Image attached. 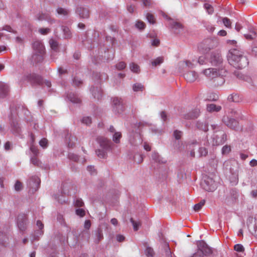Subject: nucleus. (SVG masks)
<instances>
[{"label": "nucleus", "mask_w": 257, "mask_h": 257, "mask_svg": "<svg viewBox=\"0 0 257 257\" xmlns=\"http://www.w3.org/2000/svg\"><path fill=\"white\" fill-rule=\"evenodd\" d=\"M207 60H208V57L201 56L198 58V63L201 65H204L206 64Z\"/></svg>", "instance_id": "a18cd8bd"}, {"label": "nucleus", "mask_w": 257, "mask_h": 257, "mask_svg": "<svg viewBox=\"0 0 257 257\" xmlns=\"http://www.w3.org/2000/svg\"><path fill=\"white\" fill-rule=\"evenodd\" d=\"M196 126L199 129L203 131L204 132H207L208 130V126L205 123L199 121L197 122Z\"/></svg>", "instance_id": "f704fd0d"}, {"label": "nucleus", "mask_w": 257, "mask_h": 257, "mask_svg": "<svg viewBox=\"0 0 257 257\" xmlns=\"http://www.w3.org/2000/svg\"><path fill=\"white\" fill-rule=\"evenodd\" d=\"M76 13L80 18L87 19L89 16V12L87 8L83 7H78L76 11Z\"/></svg>", "instance_id": "412c9836"}, {"label": "nucleus", "mask_w": 257, "mask_h": 257, "mask_svg": "<svg viewBox=\"0 0 257 257\" xmlns=\"http://www.w3.org/2000/svg\"><path fill=\"white\" fill-rule=\"evenodd\" d=\"M128 141L131 146L134 148H137L143 142V139L140 133L134 132L130 133Z\"/></svg>", "instance_id": "1a4fd4ad"}, {"label": "nucleus", "mask_w": 257, "mask_h": 257, "mask_svg": "<svg viewBox=\"0 0 257 257\" xmlns=\"http://www.w3.org/2000/svg\"><path fill=\"white\" fill-rule=\"evenodd\" d=\"M31 162L35 166H39L40 164L39 160L35 156L31 157Z\"/></svg>", "instance_id": "052dcab7"}, {"label": "nucleus", "mask_w": 257, "mask_h": 257, "mask_svg": "<svg viewBox=\"0 0 257 257\" xmlns=\"http://www.w3.org/2000/svg\"><path fill=\"white\" fill-rule=\"evenodd\" d=\"M67 97L69 100L73 103H79L80 99L77 95L74 93L70 92L67 94Z\"/></svg>", "instance_id": "393cba45"}, {"label": "nucleus", "mask_w": 257, "mask_h": 257, "mask_svg": "<svg viewBox=\"0 0 257 257\" xmlns=\"http://www.w3.org/2000/svg\"><path fill=\"white\" fill-rule=\"evenodd\" d=\"M36 226L38 229L36 230L34 233L32 234L33 241L38 239L40 236H42L44 233L43 228L44 224L40 220H37Z\"/></svg>", "instance_id": "dca6fc26"}, {"label": "nucleus", "mask_w": 257, "mask_h": 257, "mask_svg": "<svg viewBox=\"0 0 257 257\" xmlns=\"http://www.w3.org/2000/svg\"><path fill=\"white\" fill-rule=\"evenodd\" d=\"M204 7L209 14H212L213 13V8L210 4H205Z\"/></svg>", "instance_id": "3c124183"}, {"label": "nucleus", "mask_w": 257, "mask_h": 257, "mask_svg": "<svg viewBox=\"0 0 257 257\" xmlns=\"http://www.w3.org/2000/svg\"><path fill=\"white\" fill-rule=\"evenodd\" d=\"M76 214L80 217H83L85 215V211L82 208L77 209L75 210Z\"/></svg>", "instance_id": "603ef678"}, {"label": "nucleus", "mask_w": 257, "mask_h": 257, "mask_svg": "<svg viewBox=\"0 0 257 257\" xmlns=\"http://www.w3.org/2000/svg\"><path fill=\"white\" fill-rule=\"evenodd\" d=\"M198 152L199 157L206 156L208 154V150L205 147H200Z\"/></svg>", "instance_id": "37998d69"}, {"label": "nucleus", "mask_w": 257, "mask_h": 257, "mask_svg": "<svg viewBox=\"0 0 257 257\" xmlns=\"http://www.w3.org/2000/svg\"><path fill=\"white\" fill-rule=\"evenodd\" d=\"M121 138V134L120 132H115L112 136L113 141L117 144L120 142V139Z\"/></svg>", "instance_id": "e433bc0d"}, {"label": "nucleus", "mask_w": 257, "mask_h": 257, "mask_svg": "<svg viewBox=\"0 0 257 257\" xmlns=\"http://www.w3.org/2000/svg\"><path fill=\"white\" fill-rule=\"evenodd\" d=\"M198 251L194 255L196 256L199 254L200 256L207 255L211 253V249L207 244L203 240L199 241L197 243Z\"/></svg>", "instance_id": "ddd939ff"}, {"label": "nucleus", "mask_w": 257, "mask_h": 257, "mask_svg": "<svg viewBox=\"0 0 257 257\" xmlns=\"http://www.w3.org/2000/svg\"><path fill=\"white\" fill-rule=\"evenodd\" d=\"M213 130H217L214 132L211 137V143L212 146H218L222 145L226 141V135L224 132L221 130H218L219 126L217 125L213 124L211 125Z\"/></svg>", "instance_id": "39448f33"}, {"label": "nucleus", "mask_w": 257, "mask_h": 257, "mask_svg": "<svg viewBox=\"0 0 257 257\" xmlns=\"http://www.w3.org/2000/svg\"><path fill=\"white\" fill-rule=\"evenodd\" d=\"M68 158L70 160L74 161V162H78L79 161L81 163H83L85 162V159L84 158H80L76 154L74 153H69L68 154Z\"/></svg>", "instance_id": "c85d7f7f"}, {"label": "nucleus", "mask_w": 257, "mask_h": 257, "mask_svg": "<svg viewBox=\"0 0 257 257\" xmlns=\"http://www.w3.org/2000/svg\"><path fill=\"white\" fill-rule=\"evenodd\" d=\"M217 45V41L211 39H207L199 44L198 48L200 52L207 54L210 50L216 47Z\"/></svg>", "instance_id": "0eeeda50"}, {"label": "nucleus", "mask_w": 257, "mask_h": 257, "mask_svg": "<svg viewBox=\"0 0 257 257\" xmlns=\"http://www.w3.org/2000/svg\"><path fill=\"white\" fill-rule=\"evenodd\" d=\"M231 151V147L228 145H225L222 148V154L223 155H227Z\"/></svg>", "instance_id": "c03bdc74"}, {"label": "nucleus", "mask_w": 257, "mask_h": 257, "mask_svg": "<svg viewBox=\"0 0 257 257\" xmlns=\"http://www.w3.org/2000/svg\"><path fill=\"white\" fill-rule=\"evenodd\" d=\"M184 77L187 82H193L198 78V74L195 71H189L184 74Z\"/></svg>", "instance_id": "6ab92c4d"}, {"label": "nucleus", "mask_w": 257, "mask_h": 257, "mask_svg": "<svg viewBox=\"0 0 257 257\" xmlns=\"http://www.w3.org/2000/svg\"><path fill=\"white\" fill-rule=\"evenodd\" d=\"M74 204L76 207H82L84 205L82 200L80 198H76L74 201Z\"/></svg>", "instance_id": "8fccbe9b"}, {"label": "nucleus", "mask_w": 257, "mask_h": 257, "mask_svg": "<svg viewBox=\"0 0 257 257\" xmlns=\"http://www.w3.org/2000/svg\"><path fill=\"white\" fill-rule=\"evenodd\" d=\"M57 12L59 15H61L63 16H66L68 14V12L67 10L59 8L57 9Z\"/></svg>", "instance_id": "864d4df0"}, {"label": "nucleus", "mask_w": 257, "mask_h": 257, "mask_svg": "<svg viewBox=\"0 0 257 257\" xmlns=\"http://www.w3.org/2000/svg\"><path fill=\"white\" fill-rule=\"evenodd\" d=\"M201 74H203L209 79L215 78L220 75V71L216 68H209L203 69L201 71Z\"/></svg>", "instance_id": "2eb2a0df"}, {"label": "nucleus", "mask_w": 257, "mask_h": 257, "mask_svg": "<svg viewBox=\"0 0 257 257\" xmlns=\"http://www.w3.org/2000/svg\"><path fill=\"white\" fill-rule=\"evenodd\" d=\"M126 67V64L124 62H119L115 65V68L118 70H121Z\"/></svg>", "instance_id": "09e8293b"}, {"label": "nucleus", "mask_w": 257, "mask_h": 257, "mask_svg": "<svg viewBox=\"0 0 257 257\" xmlns=\"http://www.w3.org/2000/svg\"><path fill=\"white\" fill-rule=\"evenodd\" d=\"M7 237L6 235L0 232V244H4V242L6 241Z\"/></svg>", "instance_id": "774afa93"}, {"label": "nucleus", "mask_w": 257, "mask_h": 257, "mask_svg": "<svg viewBox=\"0 0 257 257\" xmlns=\"http://www.w3.org/2000/svg\"><path fill=\"white\" fill-rule=\"evenodd\" d=\"M172 28L174 30L175 33L178 34L181 32L182 29V25L177 22H173L171 24Z\"/></svg>", "instance_id": "7c9ffc66"}, {"label": "nucleus", "mask_w": 257, "mask_h": 257, "mask_svg": "<svg viewBox=\"0 0 257 257\" xmlns=\"http://www.w3.org/2000/svg\"><path fill=\"white\" fill-rule=\"evenodd\" d=\"M64 186H63L62 191L54 195V198L60 203H65L67 201L65 195L66 194L68 195L69 194L68 192H66L64 190Z\"/></svg>", "instance_id": "4be33fe9"}, {"label": "nucleus", "mask_w": 257, "mask_h": 257, "mask_svg": "<svg viewBox=\"0 0 257 257\" xmlns=\"http://www.w3.org/2000/svg\"><path fill=\"white\" fill-rule=\"evenodd\" d=\"M164 62V58L163 57H159L152 60L151 64L153 66H157L160 65Z\"/></svg>", "instance_id": "2f4dec72"}, {"label": "nucleus", "mask_w": 257, "mask_h": 257, "mask_svg": "<svg viewBox=\"0 0 257 257\" xmlns=\"http://www.w3.org/2000/svg\"><path fill=\"white\" fill-rule=\"evenodd\" d=\"M201 185L203 189L208 192L214 191L217 188V183L209 177H205Z\"/></svg>", "instance_id": "6e6552de"}, {"label": "nucleus", "mask_w": 257, "mask_h": 257, "mask_svg": "<svg viewBox=\"0 0 257 257\" xmlns=\"http://www.w3.org/2000/svg\"><path fill=\"white\" fill-rule=\"evenodd\" d=\"M227 60L230 65L235 68L242 69L248 64V61L240 51L232 49L229 50L227 54Z\"/></svg>", "instance_id": "f257e3e1"}, {"label": "nucleus", "mask_w": 257, "mask_h": 257, "mask_svg": "<svg viewBox=\"0 0 257 257\" xmlns=\"http://www.w3.org/2000/svg\"><path fill=\"white\" fill-rule=\"evenodd\" d=\"M244 37L247 40H253L256 37V33L251 29L249 31V34H244Z\"/></svg>", "instance_id": "4c0bfd02"}, {"label": "nucleus", "mask_w": 257, "mask_h": 257, "mask_svg": "<svg viewBox=\"0 0 257 257\" xmlns=\"http://www.w3.org/2000/svg\"><path fill=\"white\" fill-rule=\"evenodd\" d=\"M194 67V65L189 61H180L178 64V67L180 72H182L187 69L193 68Z\"/></svg>", "instance_id": "a211bd4d"}, {"label": "nucleus", "mask_w": 257, "mask_h": 257, "mask_svg": "<svg viewBox=\"0 0 257 257\" xmlns=\"http://www.w3.org/2000/svg\"><path fill=\"white\" fill-rule=\"evenodd\" d=\"M133 90L135 92L143 91L144 89V85L140 83H136L133 85Z\"/></svg>", "instance_id": "72a5a7b5"}, {"label": "nucleus", "mask_w": 257, "mask_h": 257, "mask_svg": "<svg viewBox=\"0 0 257 257\" xmlns=\"http://www.w3.org/2000/svg\"><path fill=\"white\" fill-rule=\"evenodd\" d=\"M247 224L249 232L257 237V220L255 218L250 217L247 219Z\"/></svg>", "instance_id": "4468645a"}, {"label": "nucleus", "mask_w": 257, "mask_h": 257, "mask_svg": "<svg viewBox=\"0 0 257 257\" xmlns=\"http://www.w3.org/2000/svg\"><path fill=\"white\" fill-rule=\"evenodd\" d=\"M204 203H205L204 200L201 201L199 203L196 204L194 206V207H193L194 210L195 211H199L202 207V206L204 205Z\"/></svg>", "instance_id": "49530a36"}, {"label": "nucleus", "mask_w": 257, "mask_h": 257, "mask_svg": "<svg viewBox=\"0 0 257 257\" xmlns=\"http://www.w3.org/2000/svg\"><path fill=\"white\" fill-rule=\"evenodd\" d=\"M27 219L24 215H20L17 218V224L19 229L24 231L26 228Z\"/></svg>", "instance_id": "aec40b11"}, {"label": "nucleus", "mask_w": 257, "mask_h": 257, "mask_svg": "<svg viewBox=\"0 0 257 257\" xmlns=\"http://www.w3.org/2000/svg\"><path fill=\"white\" fill-rule=\"evenodd\" d=\"M111 105L112 110L115 113H121L124 110V107L122 104L121 98L117 97L111 99Z\"/></svg>", "instance_id": "f8f14e48"}, {"label": "nucleus", "mask_w": 257, "mask_h": 257, "mask_svg": "<svg viewBox=\"0 0 257 257\" xmlns=\"http://www.w3.org/2000/svg\"><path fill=\"white\" fill-rule=\"evenodd\" d=\"M208 61L214 66H218L222 62V57L218 51H213L208 55Z\"/></svg>", "instance_id": "9b49d317"}, {"label": "nucleus", "mask_w": 257, "mask_h": 257, "mask_svg": "<svg viewBox=\"0 0 257 257\" xmlns=\"http://www.w3.org/2000/svg\"><path fill=\"white\" fill-rule=\"evenodd\" d=\"M49 44L51 47V48L54 50V51H56L58 48V43L57 41L54 40L53 39H51L49 41Z\"/></svg>", "instance_id": "79ce46f5"}, {"label": "nucleus", "mask_w": 257, "mask_h": 257, "mask_svg": "<svg viewBox=\"0 0 257 257\" xmlns=\"http://www.w3.org/2000/svg\"><path fill=\"white\" fill-rule=\"evenodd\" d=\"M182 134L183 133L181 131H180L178 130H175L174 132L173 136L176 140H179L181 139Z\"/></svg>", "instance_id": "4d7b16f0"}, {"label": "nucleus", "mask_w": 257, "mask_h": 257, "mask_svg": "<svg viewBox=\"0 0 257 257\" xmlns=\"http://www.w3.org/2000/svg\"><path fill=\"white\" fill-rule=\"evenodd\" d=\"M131 222L132 223L134 230H138L141 225L140 222L139 221H135L133 218L131 219Z\"/></svg>", "instance_id": "a19ab883"}, {"label": "nucleus", "mask_w": 257, "mask_h": 257, "mask_svg": "<svg viewBox=\"0 0 257 257\" xmlns=\"http://www.w3.org/2000/svg\"><path fill=\"white\" fill-rule=\"evenodd\" d=\"M145 26V25L144 23L142 21H138L137 22V23L136 24V28L140 30L144 29Z\"/></svg>", "instance_id": "e2e57ef3"}, {"label": "nucleus", "mask_w": 257, "mask_h": 257, "mask_svg": "<svg viewBox=\"0 0 257 257\" xmlns=\"http://www.w3.org/2000/svg\"><path fill=\"white\" fill-rule=\"evenodd\" d=\"M146 19L148 20V22L150 24H154V18L153 15L147 13L146 15Z\"/></svg>", "instance_id": "680f3d73"}, {"label": "nucleus", "mask_w": 257, "mask_h": 257, "mask_svg": "<svg viewBox=\"0 0 257 257\" xmlns=\"http://www.w3.org/2000/svg\"><path fill=\"white\" fill-rule=\"evenodd\" d=\"M11 130L13 133L19 135L21 132V128L17 120H13L11 122Z\"/></svg>", "instance_id": "bb28decb"}, {"label": "nucleus", "mask_w": 257, "mask_h": 257, "mask_svg": "<svg viewBox=\"0 0 257 257\" xmlns=\"http://www.w3.org/2000/svg\"><path fill=\"white\" fill-rule=\"evenodd\" d=\"M62 30H63L64 36L65 38H69L71 36V33L68 28L66 27H62Z\"/></svg>", "instance_id": "ea45409f"}, {"label": "nucleus", "mask_w": 257, "mask_h": 257, "mask_svg": "<svg viewBox=\"0 0 257 257\" xmlns=\"http://www.w3.org/2000/svg\"><path fill=\"white\" fill-rule=\"evenodd\" d=\"M50 31L49 28H40L39 30V32L42 35H46L48 34Z\"/></svg>", "instance_id": "338daca9"}, {"label": "nucleus", "mask_w": 257, "mask_h": 257, "mask_svg": "<svg viewBox=\"0 0 257 257\" xmlns=\"http://www.w3.org/2000/svg\"><path fill=\"white\" fill-rule=\"evenodd\" d=\"M208 143H209L208 141L206 140V136L204 135L203 137V139L201 140L200 139H199L198 141L195 140H192L190 142L188 143L186 146V149H192V146L194 145L207 146Z\"/></svg>", "instance_id": "f3484780"}, {"label": "nucleus", "mask_w": 257, "mask_h": 257, "mask_svg": "<svg viewBox=\"0 0 257 257\" xmlns=\"http://www.w3.org/2000/svg\"><path fill=\"white\" fill-rule=\"evenodd\" d=\"M8 87L3 82H0V98H4L8 93Z\"/></svg>", "instance_id": "a878e982"}, {"label": "nucleus", "mask_w": 257, "mask_h": 257, "mask_svg": "<svg viewBox=\"0 0 257 257\" xmlns=\"http://www.w3.org/2000/svg\"><path fill=\"white\" fill-rule=\"evenodd\" d=\"M130 68L131 70L134 73H139L140 71V67L138 65L135 63H131L130 64Z\"/></svg>", "instance_id": "c9c22d12"}, {"label": "nucleus", "mask_w": 257, "mask_h": 257, "mask_svg": "<svg viewBox=\"0 0 257 257\" xmlns=\"http://www.w3.org/2000/svg\"><path fill=\"white\" fill-rule=\"evenodd\" d=\"M19 79L20 81L22 82L27 81L33 84L39 85L45 84L49 88L51 86L50 81L47 80H43L40 75L34 73L26 72L23 76L19 78Z\"/></svg>", "instance_id": "7ed1b4c3"}, {"label": "nucleus", "mask_w": 257, "mask_h": 257, "mask_svg": "<svg viewBox=\"0 0 257 257\" xmlns=\"http://www.w3.org/2000/svg\"><path fill=\"white\" fill-rule=\"evenodd\" d=\"M40 179L38 176H33L31 177L27 182L29 192L34 193L37 191L40 187Z\"/></svg>", "instance_id": "9d476101"}, {"label": "nucleus", "mask_w": 257, "mask_h": 257, "mask_svg": "<svg viewBox=\"0 0 257 257\" xmlns=\"http://www.w3.org/2000/svg\"><path fill=\"white\" fill-rule=\"evenodd\" d=\"M221 109V107L214 104H209L207 105V110L209 112H218Z\"/></svg>", "instance_id": "c756f323"}, {"label": "nucleus", "mask_w": 257, "mask_h": 257, "mask_svg": "<svg viewBox=\"0 0 257 257\" xmlns=\"http://www.w3.org/2000/svg\"><path fill=\"white\" fill-rule=\"evenodd\" d=\"M222 23L227 28H231V22L227 18H223L222 19Z\"/></svg>", "instance_id": "de8ad7c7"}, {"label": "nucleus", "mask_w": 257, "mask_h": 257, "mask_svg": "<svg viewBox=\"0 0 257 257\" xmlns=\"http://www.w3.org/2000/svg\"><path fill=\"white\" fill-rule=\"evenodd\" d=\"M97 142L99 145L100 148L96 150V154L100 158H104L107 152L110 150L111 143L110 140L102 136L97 138Z\"/></svg>", "instance_id": "20e7f679"}, {"label": "nucleus", "mask_w": 257, "mask_h": 257, "mask_svg": "<svg viewBox=\"0 0 257 257\" xmlns=\"http://www.w3.org/2000/svg\"><path fill=\"white\" fill-rule=\"evenodd\" d=\"M152 160L154 163L158 164H164L167 162L165 158L162 157L156 152L153 153L152 155Z\"/></svg>", "instance_id": "b1692460"}, {"label": "nucleus", "mask_w": 257, "mask_h": 257, "mask_svg": "<svg viewBox=\"0 0 257 257\" xmlns=\"http://www.w3.org/2000/svg\"><path fill=\"white\" fill-rule=\"evenodd\" d=\"M76 138L71 136L70 134H67L65 137V142L69 148H72L74 145Z\"/></svg>", "instance_id": "cd10ccee"}, {"label": "nucleus", "mask_w": 257, "mask_h": 257, "mask_svg": "<svg viewBox=\"0 0 257 257\" xmlns=\"http://www.w3.org/2000/svg\"><path fill=\"white\" fill-rule=\"evenodd\" d=\"M145 253L147 256H153L154 254L153 249L151 247H147L145 250Z\"/></svg>", "instance_id": "0e129e2a"}, {"label": "nucleus", "mask_w": 257, "mask_h": 257, "mask_svg": "<svg viewBox=\"0 0 257 257\" xmlns=\"http://www.w3.org/2000/svg\"><path fill=\"white\" fill-rule=\"evenodd\" d=\"M235 74H236V72H235ZM236 75L237 77H238V78L242 79L244 81L249 83L251 85H253L252 80L251 78H250V77L247 76H243L242 74H240L239 73H237V74H236Z\"/></svg>", "instance_id": "473e14b6"}, {"label": "nucleus", "mask_w": 257, "mask_h": 257, "mask_svg": "<svg viewBox=\"0 0 257 257\" xmlns=\"http://www.w3.org/2000/svg\"><path fill=\"white\" fill-rule=\"evenodd\" d=\"M230 195L232 199L236 201L239 196V191L236 189H232L230 191Z\"/></svg>", "instance_id": "58836bf2"}, {"label": "nucleus", "mask_w": 257, "mask_h": 257, "mask_svg": "<svg viewBox=\"0 0 257 257\" xmlns=\"http://www.w3.org/2000/svg\"><path fill=\"white\" fill-rule=\"evenodd\" d=\"M234 249L237 252H243L244 248L242 245L241 244H236L234 246Z\"/></svg>", "instance_id": "6e6d98bb"}, {"label": "nucleus", "mask_w": 257, "mask_h": 257, "mask_svg": "<svg viewBox=\"0 0 257 257\" xmlns=\"http://www.w3.org/2000/svg\"><path fill=\"white\" fill-rule=\"evenodd\" d=\"M33 48L34 53L32 56V60L35 63L42 61L45 50L43 44L41 41H35L33 43Z\"/></svg>", "instance_id": "423d86ee"}, {"label": "nucleus", "mask_w": 257, "mask_h": 257, "mask_svg": "<svg viewBox=\"0 0 257 257\" xmlns=\"http://www.w3.org/2000/svg\"><path fill=\"white\" fill-rule=\"evenodd\" d=\"M39 145L41 147H42L43 149H45L48 146V140L46 139H42L39 142Z\"/></svg>", "instance_id": "5fc2aeb1"}, {"label": "nucleus", "mask_w": 257, "mask_h": 257, "mask_svg": "<svg viewBox=\"0 0 257 257\" xmlns=\"http://www.w3.org/2000/svg\"><path fill=\"white\" fill-rule=\"evenodd\" d=\"M90 91L94 98L99 99L102 97V89L99 86L92 87L90 88Z\"/></svg>", "instance_id": "5701e85b"}, {"label": "nucleus", "mask_w": 257, "mask_h": 257, "mask_svg": "<svg viewBox=\"0 0 257 257\" xmlns=\"http://www.w3.org/2000/svg\"><path fill=\"white\" fill-rule=\"evenodd\" d=\"M22 188V183L19 181H17L15 184V190L19 191H20Z\"/></svg>", "instance_id": "69168bd1"}, {"label": "nucleus", "mask_w": 257, "mask_h": 257, "mask_svg": "<svg viewBox=\"0 0 257 257\" xmlns=\"http://www.w3.org/2000/svg\"><path fill=\"white\" fill-rule=\"evenodd\" d=\"M241 112L239 110H232L228 115H224L222 121L228 127L235 131H240L242 127L239 126L236 118H241Z\"/></svg>", "instance_id": "f03ea898"}, {"label": "nucleus", "mask_w": 257, "mask_h": 257, "mask_svg": "<svg viewBox=\"0 0 257 257\" xmlns=\"http://www.w3.org/2000/svg\"><path fill=\"white\" fill-rule=\"evenodd\" d=\"M193 115L192 111L189 112L187 113L182 114L181 115L182 116V117L184 119H195L194 117H192V116Z\"/></svg>", "instance_id": "bf43d9fd"}, {"label": "nucleus", "mask_w": 257, "mask_h": 257, "mask_svg": "<svg viewBox=\"0 0 257 257\" xmlns=\"http://www.w3.org/2000/svg\"><path fill=\"white\" fill-rule=\"evenodd\" d=\"M82 122L86 125H89L91 123V118L89 116H84L82 119Z\"/></svg>", "instance_id": "13d9d810"}]
</instances>
